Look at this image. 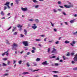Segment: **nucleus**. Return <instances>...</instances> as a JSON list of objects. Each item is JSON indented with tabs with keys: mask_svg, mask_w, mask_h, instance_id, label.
<instances>
[{
	"mask_svg": "<svg viewBox=\"0 0 77 77\" xmlns=\"http://www.w3.org/2000/svg\"><path fill=\"white\" fill-rule=\"evenodd\" d=\"M74 17H77V14H75Z\"/></svg>",
	"mask_w": 77,
	"mask_h": 77,
	"instance_id": "nucleus-64",
	"label": "nucleus"
},
{
	"mask_svg": "<svg viewBox=\"0 0 77 77\" xmlns=\"http://www.w3.org/2000/svg\"><path fill=\"white\" fill-rule=\"evenodd\" d=\"M1 14L2 15H5V14L3 11H1Z\"/></svg>",
	"mask_w": 77,
	"mask_h": 77,
	"instance_id": "nucleus-16",
	"label": "nucleus"
},
{
	"mask_svg": "<svg viewBox=\"0 0 77 77\" xmlns=\"http://www.w3.org/2000/svg\"><path fill=\"white\" fill-rule=\"evenodd\" d=\"M23 44L25 46H28V42L27 41H24L23 42Z\"/></svg>",
	"mask_w": 77,
	"mask_h": 77,
	"instance_id": "nucleus-2",
	"label": "nucleus"
},
{
	"mask_svg": "<svg viewBox=\"0 0 77 77\" xmlns=\"http://www.w3.org/2000/svg\"><path fill=\"white\" fill-rule=\"evenodd\" d=\"M69 4L70 5H64V6L66 8H72L73 7V5H72L70 3H69Z\"/></svg>",
	"mask_w": 77,
	"mask_h": 77,
	"instance_id": "nucleus-1",
	"label": "nucleus"
},
{
	"mask_svg": "<svg viewBox=\"0 0 77 77\" xmlns=\"http://www.w3.org/2000/svg\"><path fill=\"white\" fill-rule=\"evenodd\" d=\"M6 65H6V64L5 63H3L2 66H6Z\"/></svg>",
	"mask_w": 77,
	"mask_h": 77,
	"instance_id": "nucleus-20",
	"label": "nucleus"
},
{
	"mask_svg": "<svg viewBox=\"0 0 77 77\" xmlns=\"http://www.w3.org/2000/svg\"><path fill=\"white\" fill-rule=\"evenodd\" d=\"M15 2L17 4H18V0H16Z\"/></svg>",
	"mask_w": 77,
	"mask_h": 77,
	"instance_id": "nucleus-31",
	"label": "nucleus"
},
{
	"mask_svg": "<svg viewBox=\"0 0 77 77\" xmlns=\"http://www.w3.org/2000/svg\"><path fill=\"white\" fill-rule=\"evenodd\" d=\"M59 42L57 41L55 42V44H58Z\"/></svg>",
	"mask_w": 77,
	"mask_h": 77,
	"instance_id": "nucleus-42",
	"label": "nucleus"
},
{
	"mask_svg": "<svg viewBox=\"0 0 77 77\" xmlns=\"http://www.w3.org/2000/svg\"><path fill=\"white\" fill-rule=\"evenodd\" d=\"M27 55H29V54H30V52H28V53H27Z\"/></svg>",
	"mask_w": 77,
	"mask_h": 77,
	"instance_id": "nucleus-62",
	"label": "nucleus"
},
{
	"mask_svg": "<svg viewBox=\"0 0 77 77\" xmlns=\"http://www.w3.org/2000/svg\"><path fill=\"white\" fill-rule=\"evenodd\" d=\"M27 66L28 67L30 66V64H29V63H27Z\"/></svg>",
	"mask_w": 77,
	"mask_h": 77,
	"instance_id": "nucleus-36",
	"label": "nucleus"
},
{
	"mask_svg": "<svg viewBox=\"0 0 77 77\" xmlns=\"http://www.w3.org/2000/svg\"><path fill=\"white\" fill-rule=\"evenodd\" d=\"M32 49H33V50H36V48L33 47Z\"/></svg>",
	"mask_w": 77,
	"mask_h": 77,
	"instance_id": "nucleus-38",
	"label": "nucleus"
},
{
	"mask_svg": "<svg viewBox=\"0 0 77 77\" xmlns=\"http://www.w3.org/2000/svg\"><path fill=\"white\" fill-rule=\"evenodd\" d=\"M13 47H18V44L16 43H14L13 45Z\"/></svg>",
	"mask_w": 77,
	"mask_h": 77,
	"instance_id": "nucleus-7",
	"label": "nucleus"
},
{
	"mask_svg": "<svg viewBox=\"0 0 77 77\" xmlns=\"http://www.w3.org/2000/svg\"><path fill=\"white\" fill-rule=\"evenodd\" d=\"M54 32H57V29H56L55 28L54 29Z\"/></svg>",
	"mask_w": 77,
	"mask_h": 77,
	"instance_id": "nucleus-39",
	"label": "nucleus"
},
{
	"mask_svg": "<svg viewBox=\"0 0 77 77\" xmlns=\"http://www.w3.org/2000/svg\"><path fill=\"white\" fill-rule=\"evenodd\" d=\"M6 9H7V7H6V6H5L4 7V10H6Z\"/></svg>",
	"mask_w": 77,
	"mask_h": 77,
	"instance_id": "nucleus-35",
	"label": "nucleus"
},
{
	"mask_svg": "<svg viewBox=\"0 0 77 77\" xmlns=\"http://www.w3.org/2000/svg\"><path fill=\"white\" fill-rule=\"evenodd\" d=\"M75 63V62L73 61H72V63L74 64V63Z\"/></svg>",
	"mask_w": 77,
	"mask_h": 77,
	"instance_id": "nucleus-51",
	"label": "nucleus"
},
{
	"mask_svg": "<svg viewBox=\"0 0 77 77\" xmlns=\"http://www.w3.org/2000/svg\"><path fill=\"white\" fill-rule=\"evenodd\" d=\"M20 37H21V38H23L24 37V35L21 34H20Z\"/></svg>",
	"mask_w": 77,
	"mask_h": 77,
	"instance_id": "nucleus-23",
	"label": "nucleus"
},
{
	"mask_svg": "<svg viewBox=\"0 0 77 77\" xmlns=\"http://www.w3.org/2000/svg\"><path fill=\"white\" fill-rule=\"evenodd\" d=\"M18 63L20 65H21V63H22V61L20 60L18 62Z\"/></svg>",
	"mask_w": 77,
	"mask_h": 77,
	"instance_id": "nucleus-19",
	"label": "nucleus"
},
{
	"mask_svg": "<svg viewBox=\"0 0 77 77\" xmlns=\"http://www.w3.org/2000/svg\"><path fill=\"white\" fill-rule=\"evenodd\" d=\"M75 42L74 41H72V43L73 44H75Z\"/></svg>",
	"mask_w": 77,
	"mask_h": 77,
	"instance_id": "nucleus-40",
	"label": "nucleus"
},
{
	"mask_svg": "<svg viewBox=\"0 0 77 77\" xmlns=\"http://www.w3.org/2000/svg\"><path fill=\"white\" fill-rule=\"evenodd\" d=\"M6 44H7L9 45V42L7 41V42H6Z\"/></svg>",
	"mask_w": 77,
	"mask_h": 77,
	"instance_id": "nucleus-61",
	"label": "nucleus"
},
{
	"mask_svg": "<svg viewBox=\"0 0 77 77\" xmlns=\"http://www.w3.org/2000/svg\"><path fill=\"white\" fill-rule=\"evenodd\" d=\"M55 66H58L59 65V64L57 63H55Z\"/></svg>",
	"mask_w": 77,
	"mask_h": 77,
	"instance_id": "nucleus-34",
	"label": "nucleus"
},
{
	"mask_svg": "<svg viewBox=\"0 0 77 77\" xmlns=\"http://www.w3.org/2000/svg\"><path fill=\"white\" fill-rule=\"evenodd\" d=\"M56 49L53 48V50L51 52V53H54L56 52Z\"/></svg>",
	"mask_w": 77,
	"mask_h": 77,
	"instance_id": "nucleus-5",
	"label": "nucleus"
},
{
	"mask_svg": "<svg viewBox=\"0 0 77 77\" xmlns=\"http://www.w3.org/2000/svg\"><path fill=\"white\" fill-rule=\"evenodd\" d=\"M33 2H34V3H38V2L36 1V0H33Z\"/></svg>",
	"mask_w": 77,
	"mask_h": 77,
	"instance_id": "nucleus-17",
	"label": "nucleus"
},
{
	"mask_svg": "<svg viewBox=\"0 0 77 77\" xmlns=\"http://www.w3.org/2000/svg\"><path fill=\"white\" fill-rule=\"evenodd\" d=\"M40 36H42V37H44V36H45V35H41Z\"/></svg>",
	"mask_w": 77,
	"mask_h": 77,
	"instance_id": "nucleus-53",
	"label": "nucleus"
},
{
	"mask_svg": "<svg viewBox=\"0 0 77 77\" xmlns=\"http://www.w3.org/2000/svg\"><path fill=\"white\" fill-rule=\"evenodd\" d=\"M36 61L39 62L41 60V59L39 58H38L36 59Z\"/></svg>",
	"mask_w": 77,
	"mask_h": 77,
	"instance_id": "nucleus-11",
	"label": "nucleus"
},
{
	"mask_svg": "<svg viewBox=\"0 0 77 77\" xmlns=\"http://www.w3.org/2000/svg\"><path fill=\"white\" fill-rule=\"evenodd\" d=\"M52 72H54V73H57V72H58L54 71Z\"/></svg>",
	"mask_w": 77,
	"mask_h": 77,
	"instance_id": "nucleus-44",
	"label": "nucleus"
},
{
	"mask_svg": "<svg viewBox=\"0 0 77 77\" xmlns=\"http://www.w3.org/2000/svg\"><path fill=\"white\" fill-rule=\"evenodd\" d=\"M31 52H32V53H35V51H34L33 50H32L31 51Z\"/></svg>",
	"mask_w": 77,
	"mask_h": 77,
	"instance_id": "nucleus-46",
	"label": "nucleus"
},
{
	"mask_svg": "<svg viewBox=\"0 0 77 77\" xmlns=\"http://www.w3.org/2000/svg\"><path fill=\"white\" fill-rule=\"evenodd\" d=\"M34 8H39V5H34Z\"/></svg>",
	"mask_w": 77,
	"mask_h": 77,
	"instance_id": "nucleus-13",
	"label": "nucleus"
},
{
	"mask_svg": "<svg viewBox=\"0 0 77 77\" xmlns=\"http://www.w3.org/2000/svg\"><path fill=\"white\" fill-rule=\"evenodd\" d=\"M60 62H63V60H60Z\"/></svg>",
	"mask_w": 77,
	"mask_h": 77,
	"instance_id": "nucleus-60",
	"label": "nucleus"
},
{
	"mask_svg": "<svg viewBox=\"0 0 77 77\" xmlns=\"http://www.w3.org/2000/svg\"><path fill=\"white\" fill-rule=\"evenodd\" d=\"M24 32H25V35H27V29H23Z\"/></svg>",
	"mask_w": 77,
	"mask_h": 77,
	"instance_id": "nucleus-9",
	"label": "nucleus"
},
{
	"mask_svg": "<svg viewBox=\"0 0 77 77\" xmlns=\"http://www.w3.org/2000/svg\"><path fill=\"white\" fill-rule=\"evenodd\" d=\"M44 41H47V38H45L44 39Z\"/></svg>",
	"mask_w": 77,
	"mask_h": 77,
	"instance_id": "nucleus-54",
	"label": "nucleus"
},
{
	"mask_svg": "<svg viewBox=\"0 0 77 77\" xmlns=\"http://www.w3.org/2000/svg\"><path fill=\"white\" fill-rule=\"evenodd\" d=\"M9 64H10V61H8V65H9Z\"/></svg>",
	"mask_w": 77,
	"mask_h": 77,
	"instance_id": "nucleus-48",
	"label": "nucleus"
},
{
	"mask_svg": "<svg viewBox=\"0 0 77 77\" xmlns=\"http://www.w3.org/2000/svg\"><path fill=\"white\" fill-rule=\"evenodd\" d=\"M42 65H48V63H47V61H46L42 63Z\"/></svg>",
	"mask_w": 77,
	"mask_h": 77,
	"instance_id": "nucleus-4",
	"label": "nucleus"
},
{
	"mask_svg": "<svg viewBox=\"0 0 77 77\" xmlns=\"http://www.w3.org/2000/svg\"><path fill=\"white\" fill-rule=\"evenodd\" d=\"M10 4V2H6V4H4V5H6L7 6L9 5Z\"/></svg>",
	"mask_w": 77,
	"mask_h": 77,
	"instance_id": "nucleus-10",
	"label": "nucleus"
},
{
	"mask_svg": "<svg viewBox=\"0 0 77 77\" xmlns=\"http://www.w3.org/2000/svg\"><path fill=\"white\" fill-rule=\"evenodd\" d=\"M51 50L50 49V48H48V53H49V52H50V51Z\"/></svg>",
	"mask_w": 77,
	"mask_h": 77,
	"instance_id": "nucleus-25",
	"label": "nucleus"
},
{
	"mask_svg": "<svg viewBox=\"0 0 77 77\" xmlns=\"http://www.w3.org/2000/svg\"><path fill=\"white\" fill-rule=\"evenodd\" d=\"M6 75H8V73H6L3 75L4 76H6Z\"/></svg>",
	"mask_w": 77,
	"mask_h": 77,
	"instance_id": "nucleus-29",
	"label": "nucleus"
},
{
	"mask_svg": "<svg viewBox=\"0 0 77 77\" xmlns=\"http://www.w3.org/2000/svg\"><path fill=\"white\" fill-rule=\"evenodd\" d=\"M59 6L61 8H62L63 9V8H64V7L63 6L59 5Z\"/></svg>",
	"mask_w": 77,
	"mask_h": 77,
	"instance_id": "nucleus-22",
	"label": "nucleus"
},
{
	"mask_svg": "<svg viewBox=\"0 0 77 77\" xmlns=\"http://www.w3.org/2000/svg\"><path fill=\"white\" fill-rule=\"evenodd\" d=\"M63 60H65V59H66V58H65V56H63Z\"/></svg>",
	"mask_w": 77,
	"mask_h": 77,
	"instance_id": "nucleus-27",
	"label": "nucleus"
},
{
	"mask_svg": "<svg viewBox=\"0 0 77 77\" xmlns=\"http://www.w3.org/2000/svg\"><path fill=\"white\" fill-rule=\"evenodd\" d=\"M51 24V25H52V27H54V25H53V23H52V22H50Z\"/></svg>",
	"mask_w": 77,
	"mask_h": 77,
	"instance_id": "nucleus-43",
	"label": "nucleus"
},
{
	"mask_svg": "<svg viewBox=\"0 0 77 77\" xmlns=\"http://www.w3.org/2000/svg\"><path fill=\"white\" fill-rule=\"evenodd\" d=\"M11 29V26H10L8 29V30H10Z\"/></svg>",
	"mask_w": 77,
	"mask_h": 77,
	"instance_id": "nucleus-55",
	"label": "nucleus"
},
{
	"mask_svg": "<svg viewBox=\"0 0 77 77\" xmlns=\"http://www.w3.org/2000/svg\"><path fill=\"white\" fill-rule=\"evenodd\" d=\"M9 50H8L5 52L4 53L5 54H6V55L7 56H8V55L9 54V53H8V52L9 51Z\"/></svg>",
	"mask_w": 77,
	"mask_h": 77,
	"instance_id": "nucleus-8",
	"label": "nucleus"
},
{
	"mask_svg": "<svg viewBox=\"0 0 77 77\" xmlns=\"http://www.w3.org/2000/svg\"><path fill=\"white\" fill-rule=\"evenodd\" d=\"M5 53H4L3 54H2V56H5Z\"/></svg>",
	"mask_w": 77,
	"mask_h": 77,
	"instance_id": "nucleus-50",
	"label": "nucleus"
},
{
	"mask_svg": "<svg viewBox=\"0 0 77 77\" xmlns=\"http://www.w3.org/2000/svg\"><path fill=\"white\" fill-rule=\"evenodd\" d=\"M26 72V74H30V73L29 72Z\"/></svg>",
	"mask_w": 77,
	"mask_h": 77,
	"instance_id": "nucleus-58",
	"label": "nucleus"
},
{
	"mask_svg": "<svg viewBox=\"0 0 77 77\" xmlns=\"http://www.w3.org/2000/svg\"><path fill=\"white\" fill-rule=\"evenodd\" d=\"M74 70H77V67L74 68Z\"/></svg>",
	"mask_w": 77,
	"mask_h": 77,
	"instance_id": "nucleus-57",
	"label": "nucleus"
},
{
	"mask_svg": "<svg viewBox=\"0 0 77 77\" xmlns=\"http://www.w3.org/2000/svg\"><path fill=\"white\" fill-rule=\"evenodd\" d=\"M17 34V32H15L14 33H13V35H16Z\"/></svg>",
	"mask_w": 77,
	"mask_h": 77,
	"instance_id": "nucleus-28",
	"label": "nucleus"
},
{
	"mask_svg": "<svg viewBox=\"0 0 77 77\" xmlns=\"http://www.w3.org/2000/svg\"><path fill=\"white\" fill-rule=\"evenodd\" d=\"M70 45H72V47H73V46H74V45H73V44L72 43H70Z\"/></svg>",
	"mask_w": 77,
	"mask_h": 77,
	"instance_id": "nucleus-63",
	"label": "nucleus"
},
{
	"mask_svg": "<svg viewBox=\"0 0 77 77\" xmlns=\"http://www.w3.org/2000/svg\"><path fill=\"white\" fill-rule=\"evenodd\" d=\"M22 74H23V75H26V72H23L22 73Z\"/></svg>",
	"mask_w": 77,
	"mask_h": 77,
	"instance_id": "nucleus-47",
	"label": "nucleus"
},
{
	"mask_svg": "<svg viewBox=\"0 0 77 77\" xmlns=\"http://www.w3.org/2000/svg\"><path fill=\"white\" fill-rule=\"evenodd\" d=\"M21 9H22V11H26L27 10V8H24L22 7L21 8Z\"/></svg>",
	"mask_w": 77,
	"mask_h": 77,
	"instance_id": "nucleus-6",
	"label": "nucleus"
},
{
	"mask_svg": "<svg viewBox=\"0 0 77 77\" xmlns=\"http://www.w3.org/2000/svg\"><path fill=\"white\" fill-rule=\"evenodd\" d=\"M59 59H60L59 57H57L56 58V60H59Z\"/></svg>",
	"mask_w": 77,
	"mask_h": 77,
	"instance_id": "nucleus-37",
	"label": "nucleus"
},
{
	"mask_svg": "<svg viewBox=\"0 0 77 77\" xmlns=\"http://www.w3.org/2000/svg\"><path fill=\"white\" fill-rule=\"evenodd\" d=\"M65 43L66 44H69V41L66 40L65 41Z\"/></svg>",
	"mask_w": 77,
	"mask_h": 77,
	"instance_id": "nucleus-15",
	"label": "nucleus"
},
{
	"mask_svg": "<svg viewBox=\"0 0 77 77\" xmlns=\"http://www.w3.org/2000/svg\"><path fill=\"white\" fill-rule=\"evenodd\" d=\"M14 63H13V64H15V63H16V61H15V60H14Z\"/></svg>",
	"mask_w": 77,
	"mask_h": 77,
	"instance_id": "nucleus-52",
	"label": "nucleus"
},
{
	"mask_svg": "<svg viewBox=\"0 0 77 77\" xmlns=\"http://www.w3.org/2000/svg\"><path fill=\"white\" fill-rule=\"evenodd\" d=\"M58 10L60 11H60H62V10L60 9H58Z\"/></svg>",
	"mask_w": 77,
	"mask_h": 77,
	"instance_id": "nucleus-49",
	"label": "nucleus"
},
{
	"mask_svg": "<svg viewBox=\"0 0 77 77\" xmlns=\"http://www.w3.org/2000/svg\"><path fill=\"white\" fill-rule=\"evenodd\" d=\"M77 33V31H76L75 32L73 33V35H75V34Z\"/></svg>",
	"mask_w": 77,
	"mask_h": 77,
	"instance_id": "nucleus-45",
	"label": "nucleus"
},
{
	"mask_svg": "<svg viewBox=\"0 0 77 77\" xmlns=\"http://www.w3.org/2000/svg\"><path fill=\"white\" fill-rule=\"evenodd\" d=\"M35 23H39V20H38V19H36L35 20Z\"/></svg>",
	"mask_w": 77,
	"mask_h": 77,
	"instance_id": "nucleus-14",
	"label": "nucleus"
},
{
	"mask_svg": "<svg viewBox=\"0 0 77 77\" xmlns=\"http://www.w3.org/2000/svg\"><path fill=\"white\" fill-rule=\"evenodd\" d=\"M54 57H56V56H53L52 57H51V58H54Z\"/></svg>",
	"mask_w": 77,
	"mask_h": 77,
	"instance_id": "nucleus-59",
	"label": "nucleus"
},
{
	"mask_svg": "<svg viewBox=\"0 0 77 77\" xmlns=\"http://www.w3.org/2000/svg\"><path fill=\"white\" fill-rule=\"evenodd\" d=\"M74 21L73 20H71L70 21V23H74Z\"/></svg>",
	"mask_w": 77,
	"mask_h": 77,
	"instance_id": "nucleus-30",
	"label": "nucleus"
},
{
	"mask_svg": "<svg viewBox=\"0 0 77 77\" xmlns=\"http://www.w3.org/2000/svg\"><path fill=\"white\" fill-rule=\"evenodd\" d=\"M36 41H41V40L40 39H36L35 40Z\"/></svg>",
	"mask_w": 77,
	"mask_h": 77,
	"instance_id": "nucleus-18",
	"label": "nucleus"
},
{
	"mask_svg": "<svg viewBox=\"0 0 77 77\" xmlns=\"http://www.w3.org/2000/svg\"><path fill=\"white\" fill-rule=\"evenodd\" d=\"M33 21H34V20L33 19H29V21L31 22Z\"/></svg>",
	"mask_w": 77,
	"mask_h": 77,
	"instance_id": "nucleus-21",
	"label": "nucleus"
},
{
	"mask_svg": "<svg viewBox=\"0 0 77 77\" xmlns=\"http://www.w3.org/2000/svg\"><path fill=\"white\" fill-rule=\"evenodd\" d=\"M53 77H58V76H57V75H53Z\"/></svg>",
	"mask_w": 77,
	"mask_h": 77,
	"instance_id": "nucleus-32",
	"label": "nucleus"
},
{
	"mask_svg": "<svg viewBox=\"0 0 77 77\" xmlns=\"http://www.w3.org/2000/svg\"><path fill=\"white\" fill-rule=\"evenodd\" d=\"M17 27L18 28L20 27V28H21L22 27V26L20 25V24H18V25L17 26Z\"/></svg>",
	"mask_w": 77,
	"mask_h": 77,
	"instance_id": "nucleus-12",
	"label": "nucleus"
},
{
	"mask_svg": "<svg viewBox=\"0 0 77 77\" xmlns=\"http://www.w3.org/2000/svg\"><path fill=\"white\" fill-rule=\"evenodd\" d=\"M3 60H7V58H4L3 59Z\"/></svg>",
	"mask_w": 77,
	"mask_h": 77,
	"instance_id": "nucleus-41",
	"label": "nucleus"
},
{
	"mask_svg": "<svg viewBox=\"0 0 77 77\" xmlns=\"http://www.w3.org/2000/svg\"><path fill=\"white\" fill-rule=\"evenodd\" d=\"M66 56H70V54H69V52H68L67 53V54H66Z\"/></svg>",
	"mask_w": 77,
	"mask_h": 77,
	"instance_id": "nucleus-24",
	"label": "nucleus"
},
{
	"mask_svg": "<svg viewBox=\"0 0 77 77\" xmlns=\"http://www.w3.org/2000/svg\"><path fill=\"white\" fill-rule=\"evenodd\" d=\"M33 26H32V27L33 28L34 30H35L36 28H37V26H36L35 24H33Z\"/></svg>",
	"mask_w": 77,
	"mask_h": 77,
	"instance_id": "nucleus-3",
	"label": "nucleus"
},
{
	"mask_svg": "<svg viewBox=\"0 0 77 77\" xmlns=\"http://www.w3.org/2000/svg\"><path fill=\"white\" fill-rule=\"evenodd\" d=\"M58 4H62V2H61L60 1H58Z\"/></svg>",
	"mask_w": 77,
	"mask_h": 77,
	"instance_id": "nucleus-26",
	"label": "nucleus"
},
{
	"mask_svg": "<svg viewBox=\"0 0 77 77\" xmlns=\"http://www.w3.org/2000/svg\"><path fill=\"white\" fill-rule=\"evenodd\" d=\"M39 69H38L37 70H34L33 71V72H35V71H39Z\"/></svg>",
	"mask_w": 77,
	"mask_h": 77,
	"instance_id": "nucleus-33",
	"label": "nucleus"
},
{
	"mask_svg": "<svg viewBox=\"0 0 77 77\" xmlns=\"http://www.w3.org/2000/svg\"><path fill=\"white\" fill-rule=\"evenodd\" d=\"M54 12H57V11L55 9H54Z\"/></svg>",
	"mask_w": 77,
	"mask_h": 77,
	"instance_id": "nucleus-56",
	"label": "nucleus"
}]
</instances>
